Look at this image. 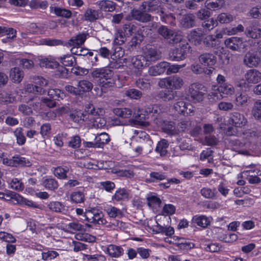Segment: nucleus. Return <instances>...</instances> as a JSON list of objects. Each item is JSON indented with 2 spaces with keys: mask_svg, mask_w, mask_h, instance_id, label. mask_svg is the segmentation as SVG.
<instances>
[{
  "mask_svg": "<svg viewBox=\"0 0 261 261\" xmlns=\"http://www.w3.org/2000/svg\"><path fill=\"white\" fill-rule=\"evenodd\" d=\"M48 207L53 212H62L64 210V205L59 201H51Z\"/></svg>",
  "mask_w": 261,
  "mask_h": 261,
  "instance_id": "55",
  "label": "nucleus"
},
{
  "mask_svg": "<svg viewBox=\"0 0 261 261\" xmlns=\"http://www.w3.org/2000/svg\"><path fill=\"white\" fill-rule=\"evenodd\" d=\"M138 88L142 90H147L150 88L151 84L150 80L143 77L139 78L136 82Z\"/></svg>",
  "mask_w": 261,
  "mask_h": 261,
  "instance_id": "51",
  "label": "nucleus"
},
{
  "mask_svg": "<svg viewBox=\"0 0 261 261\" xmlns=\"http://www.w3.org/2000/svg\"><path fill=\"white\" fill-rule=\"evenodd\" d=\"M132 15L135 19L143 22H147L151 20V15L144 11L134 10L132 12Z\"/></svg>",
  "mask_w": 261,
  "mask_h": 261,
  "instance_id": "28",
  "label": "nucleus"
},
{
  "mask_svg": "<svg viewBox=\"0 0 261 261\" xmlns=\"http://www.w3.org/2000/svg\"><path fill=\"white\" fill-rule=\"evenodd\" d=\"M168 62L163 61L158 63L156 65L152 66L149 68L148 73L149 75L156 76L160 75L166 72L167 74Z\"/></svg>",
  "mask_w": 261,
  "mask_h": 261,
  "instance_id": "17",
  "label": "nucleus"
},
{
  "mask_svg": "<svg viewBox=\"0 0 261 261\" xmlns=\"http://www.w3.org/2000/svg\"><path fill=\"white\" fill-rule=\"evenodd\" d=\"M252 114L255 119L261 118V100H257L254 104L252 110Z\"/></svg>",
  "mask_w": 261,
  "mask_h": 261,
  "instance_id": "54",
  "label": "nucleus"
},
{
  "mask_svg": "<svg viewBox=\"0 0 261 261\" xmlns=\"http://www.w3.org/2000/svg\"><path fill=\"white\" fill-rule=\"evenodd\" d=\"M129 192L125 188H119L112 196V199L115 201H122L128 199Z\"/></svg>",
  "mask_w": 261,
  "mask_h": 261,
  "instance_id": "27",
  "label": "nucleus"
},
{
  "mask_svg": "<svg viewBox=\"0 0 261 261\" xmlns=\"http://www.w3.org/2000/svg\"><path fill=\"white\" fill-rule=\"evenodd\" d=\"M70 198L71 201L76 203L84 202L85 199L84 192L80 191L72 192Z\"/></svg>",
  "mask_w": 261,
  "mask_h": 261,
  "instance_id": "48",
  "label": "nucleus"
},
{
  "mask_svg": "<svg viewBox=\"0 0 261 261\" xmlns=\"http://www.w3.org/2000/svg\"><path fill=\"white\" fill-rule=\"evenodd\" d=\"M165 90L160 91L157 96L164 101H169L173 100L176 96V92L169 88H164Z\"/></svg>",
  "mask_w": 261,
  "mask_h": 261,
  "instance_id": "22",
  "label": "nucleus"
},
{
  "mask_svg": "<svg viewBox=\"0 0 261 261\" xmlns=\"http://www.w3.org/2000/svg\"><path fill=\"white\" fill-rule=\"evenodd\" d=\"M13 159L14 167H29L32 166V163L28 159L21 156L20 155L16 154L14 155Z\"/></svg>",
  "mask_w": 261,
  "mask_h": 261,
  "instance_id": "30",
  "label": "nucleus"
},
{
  "mask_svg": "<svg viewBox=\"0 0 261 261\" xmlns=\"http://www.w3.org/2000/svg\"><path fill=\"white\" fill-rule=\"evenodd\" d=\"M217 90L223 96V95H232L234 91L233 86L226 82L224 76L218 74L217 77Z\"/></svg>",
  "mask_w": 261,
  "mask_h": 261,
  "instance_id": "8",
  "label": "nucleus"
},
{
  "mask_svg": "<svg viewBox=\"0 0 261 261\" xmlns=\"http://www.w3.org/2000/svg\"><path fill=\"white\" fill-rule=\"evenodd\" d=\"M148 206L153 212H158L162 207V200L156 194L148 195L146 197Z\"/></svg>",
  "mask_w": 261,
  "mask_h": 261,
  "instance_id": "15",
  "label": "nucleus"
},
{
  "mask_svg": "<svg viewBox=\"0 0 261 261\" xmlns=\"http://www.w3.org/2000/svg\"><path fill=\"white\" fill-rule=\"evenodd\" d=\"M49 9L50 12L54 13L58 17L69 19L72 16V12L69 9L53 6H50Z\"/></svg>",
  "mask_w": 261,
  "mask_h": 261,
  "instance_id": "21",
  "label": "nucleus"
},
{
  "mask_svg": "<svg viewBox=\"0 0 261 261\" xmlns=\"http://www.w3.org/2000/svg\"><path fill=\"white\" fill-rule=\"evenodd\" d=\"M142 60L145 61V65H149L151 62H155L161 57V53L152 45L147 44L143 49Z\"/></svg>",
  "mask_w": 261,
  "mask_h": 261,
  "instance_id": "5",
  "label": "nucleus"
},
{
  "mask_svg": "<svg viewBox=\"0 0 261 261\" xmlns=\"http://www.w3.org/2000/svg\"><path fill=\"white\" fill-rule=\"evenodd\" d=\"M203 85L199 83H194L189 87L188 96L194 102L201 101L203 99Z\"/></svg>",
  "mask_w": 261,
  "mask_h": 261,
  "instance_id": "9",
  "label": "nucleus"
},
{
  "mask_svg": "<svg viewBox=\"0 0 261 261\" xmlns=\"http://www.w3.org/2000/svg\"><path fill=\"white\" fill-rule=\"evenodd\" d=\"M132 63L133 67L138 69H141L143 67L148 66L149 65H145V61L142 60V56L133 57L132 58Z\"/></svg>",
  "mask_w": 261,
  "mask_h": 261,
  "instance_id": "53",
  "label": "nucleus"
},
{
  "mask_svg": "<svg viewBox=\"0 0 261 261\" xmlns=\"http://www.w3.org/2000/svg\"><path fill=\"white\" fill-rule=\"evenodd\" d=\"M92 77L98 79L97 81L102 80L106 77L113 76L112 70L105 68H96L91 73Z\"/></svg>",
  "mask_w": 261,
  "mask_h": 261,
  "instance_id": "24",
  "label": "nucleus"
},
{
  "mask_svg": "<svg viewBox=\"0 0 261 261\" xmlns=\"http://www.w3.org/2000/svg\"><path fill=\"white\" fill-rule=\"evenodd\" d=\"M233 19L232 15L227 13H221L217 16V22L220 23H228L231 22Z\"/></svg>",
  "mask_w": 261,
  "mask_h": 261,
  "instance_id": "49",
  "label": "nucleus"
},
{
  "mask_svg": "<svg viewBox=\"0 0 261 261\" xmlns=\"http://www.w3.org/2000/svg\"><path fill=\"white\" fill-rule=\"evenodd\" d=\"M226 46L232 50L241 51L245 47L243 39L239 37H230L225 41Z\"/></svg>",
  "mask_w": 261,
  "mask_h": 261,
  "instance_id": "13",
  "label": "nucleus"
},
{
  "mask_svg": "<svg viewBox=\"0 0 261 261\" xmlns=\"http://www.w3.org/2000/svg\"><path fill=\"white\" fill-rule=\"evenodd\" d=\"M159 15L163 22L172 26L176 25V17L172 13H166L162 10Z\"/></svg>",
  "mask_w": 261,
  "mask_h": 261,
  "instance_id": "34",
  "label": "nucleus"
},
{
  "mask_svg": "<svg viewBox=\"0 0 261 261\" xmlns=\"http://www.w3.org/2000/svg\"><path fill=\"white\" fill-rule=\"evenodd\" d=\"M143 40V36L138 34L133 37L131 40L128 43V49L133 50L136 49L137 46L140 45Z\"/></svg>",
  "mask_w": 261,
  "mask_h": 261,
  "instance_id": "42",
  "label": "nucleus"
},
{
  "mask_svg": "<svg viewBox=\"0 0 261 261\" xmlns=\"http://www.w3.org/2000/svg\"><path fill=\"white\" fill-rule=\"evenodd\" d=\"M123 248L115 245H110L107 248V252L112 257H119L123 254Z\"/></svg>",
  "mask_w": 261,
  "mask_h": 261,
  "instance_id": "36",
  "label": "nucleus"
},
{
  "mask_svg": "<svg viewBox=\"0 0 261 261\" xmlns=\"http://www.w3.org/2000/svg\"><path fill=\"white\" fill-rule=\"evenodd\" d=\"M125 94L126 96L132 99H138L142 96V92L136 89H128L125 91Z\"/></svg>",
  "mask_w": 261,
  "mask_h": 261,
  "instance_id": "57",
  "label": "nucleus"
},
{
  "mask_svg": "<svg viewBox=\"0 0 261 261\" xmlns=\"http://www.w3.org/2000/svg\"><path fill=\"white\" fill-rule=\"evenodd\" d=\"M245 78L249 83H257L261 79V73L255 69H250L246 73Z\"/></svg>",
  "mask_w": 261,
  "mask_h": 261,
  "instance_id": "26",
  "label": "nucleus"
},
{
  "mask_svg": "<svg viewBox=\"0 0 261 261\" xmlns=\"http://www.w3.org/2000/svg\"><path fill=\"white\" fill-rule=\"evenodd\" d=\"M187 38L190 43L195 45H198L202 41L203 33L201 30L194 29L190 32Z\"/></svg>",
  "mask_w": 261,
  "mask_h": 261,
  "instance_id": "18",
  "label": "nucleus"
},
{
  "mask_svg": "<svg viewBox=\"0 0 261 261\" xmlns=\"http://www.w3.org/2000/svg\"><path fill=\"white\" fill-rule=\"evenodd\" d=\"M35 85L33 89L37 94H43L45 93L43 87L47 85V81L42 76H37L35 79Z\"/></svg>",
  "mask_w": 261,
  "mask_h": 261,
  "instance_id": "19",
  "label": "nucleus"
},
{
  "mask_svg": "<svg viewBox=\"0 0 261 261\" xmlns=\"http://www.w3.org/2000/svg\"><path fill=\"white\" fill-rule=\"evenodd\" d=\"M182 79L177 76L173 77H167L161 79L158 85L161 88H169L172 90L173 89H179L183 85Z\"/></svg>",
  "mask_w": 261,
  "mask_h": 261,
  "instance_id": "7",
  "label": "nucleus"
},
{
  "mask_svg": "<svg viewBox=\"0 0 261 261\" xmlns=\"http://www.w3.org/2000/svg\"><path fill=\"white\" fill-rule=\"evenodd\" d=\"M150 178L147 179V181L153 182L156 180H162L166 178V176L164 173H161L158 172H151L149 174Z\"/></svg>",
  "mask_w": 261,
  "mask_h": 261,
  "instance_id": "60",
  "label": "nucleus"
},
{
  "mask_svg": "<svg viewBox=\"0 0 261 261\" xmlns=\"http://www.w3.org/2000/svg\"><path fill=\"white\" fill-rule=\"evenodd\" d=\"M16 203L21 206L33 208H40L41 207L40 204L31 200L28 199L20 195L16 196Z\"/></svg>",
  "mask_w": 261,
  "mask_h": 261,
  "instance_id": "23",
  "label": "nucleus"
},
{
  "mask_svg": "<svg viewBox=\"0 0 261 261\" xmlns=\"http://www.w3.org/2000/svg\"><path fill=\"white\" fill-rule=\"evenodd\" d=\"M86 37L84 34H79L69 40V44L74 47L81 45L85 42Z\"/></svg>",
  "mask_w": 261,
  "mask_h": 261,
  "instance_id": "43",
  "label": "nucleus"
},
{
  "mask_svg": "<svg viewBox=\"0 0 261 261\" xmlns=\"http://www.w3.org/2000/svg\"><path fill=\"white\" fill-rule=\"evenodd\" d=\"M174 108L175 110L179 114L184 116H188L194 112V107L188 102L180 100L176 102Z\"/></svg>",
  "mask_w": 261,
  "mask_h": 261,
  "instance_id": "12",
  "label": "nucleus"
},
{
  "mask_svg": "<svg viewBox=\"0 0 261 261\" xmlns=\"http://www.w3.org/2000/svg\"><path fill=\"white\" fill-rule=\"evenodd\" d=\"M23 72L18 67L12 68L10 72V77L14 83H20L23 77Z\"/></svg>",
  "mask_w": 261,
  "mask_h": 261,
  "instance_id": "33",
  "label": "nucleus"
},
{
  "mask_svg": "<svg viewBox=\"0 0 261 261\" xmlns=\"http://www.w3.org/2000/svg\"><path fill=\"white\" fill-rule=\"evenodd\" d=\"M42 185L44 188L49 191H55L58 188V181L53 178H46L42 180Z\"/></svg>",
  "mask_w": 261,
  "mask_h": 261,
  "instance_id": "37",
  "label": "nucleus"
},
{
  "mask_svg": "<svg viewBox=\"0 0 261 261\" xmlns=\"http://www.w3.org/2000/svg\"><path fill=\"white\" fill-rule=\"evenodd\" d=\"M94 141L96 142L98 147L103 148L105 144L110 142V139L107 133H103L100 134L98 136H96Z\"/></svg>",
  "mask_w": 261,
  "mask_h": 261,
  "instance_id": "41",
  "label": "nucleus"
},
{
  "mask_svg": "<svg viewBox=\"0 0 261 261\" xmlns=\"http://www.w3.org/2000/svg\"><path fill=\"white\" fill-rule=\"evenodd\" d=\"M48 97L42 99L43 103L49 108H54L56 106V100L63 99L65 96V93L59 89H50L47 92Z\"/></svg>",
  "mask_w": 261,
  "mask_h": 261,
  "instance_id": "6",
  "label": "nucleus"
},
{
  "mask_svg": "<svg viewBox=\"0 0 261 261\" xmlns=\"http://www.w3.org/2000/svg\"><path fill=\"white\" fill-rule=\"evenodd\" d=\"M203 43L205 47L213 48L220 44L219 40H215L213 35H207L203 38Z\"/></svg>",
  "mask_w": 261,
  "mask_h": 261,
  "instance_id": "44",
  "label": "nucleus"
},
{
  "mask_svg": "<svg viewBox=\"0 0 261 261\" xmlns=\"http://www.w3.org/2000/svg\"><path fill=\"white\" fill-rule=\"evenodd\" d=\"M200 193L202 196L206 198L213 199L216 197L217 192L215 188L211 189L210 188L204 187L201 189Z\"/></svg>",
  "mask_w": 261,
  "mask_h": 261,
  "instance_id": "46",
  "label": "nucleus"
},
{
  "mask_svg": "<svg viewBox=\"0 0 261 261\" xmlns=\"http://www.w3.org/2000/svg\"><path fill=\"white\" fill-rule=\"evenodd\" d=\"M58 60L65 67L66 66H72L76 64V59L75 57L71 54L65 55L62 57L58 58Z\"/></svg>",
  "mask_w": 261,
  "mask_h": 261,
  "instance_id": "35",
  "label": "nucleus"
},
{
  "mask_svg": "<svg viewBox=\"0 0 261 261\" xmlns=\"http://www.w3.org/2000/svg\"><path fill=\"white\" fill-rule=\"evenodd\" d=\"M217 21L214 18H211L208 19H206L202 23V27L206 31L212 30L217 27Z\"/></svg>",
  "mask_w": 261,
  "mask_h": 261,
  "instance_id": "50",
  "label": "nucleus"
},
{
  "mask_svg": "<svg viewBox=\"0 0 261 261\" xmlns=\"http://www.w3.org/2000/svg\"><path fill=\"white\" fill-rule=\"evenodd\" d=\"M166 114L162 111L160 106L158 105H150L144 109L138 111V119L141 121H144L150 117L153 122L160 126L163 132L170 136L176 135L178 130L176 128L175 122L165 119Z\"/></svg>",
  "mask_w": 261,
  "mask_h": 261,
  "instance_id": "1",
  "label": "nucleus"
},
{
  "mask_svg": "<svg viewBox=\"0 0 261 261\" xmlns=\"http://www.w3.org/2000/svg\"><path fill=\"white\" fill-rule=\"evenodd\" d=\"M84 16L86 20L93 22L97 19L98 14L96 10L89 8L85 11Z\"/></svg>",
  "mask_w": 261,
  "mask_h": 261,
  "instance_id": "52",
  "label": "nucleus"
},
{
  "mask_svg": "<svg viewBox=\"0 0 261 261\" xmlns=\"http://www.w3.org/2000/svg\"><path fill=\"white\" fill-rule=\"evenodd\" d=\"M97 4L99 9L106 12H113L116 9V3L111 1L102 0L98 2Z\"/></svg>",
  "mask_w": 261,
  "mask_h": 261,
  "instance_id": "25",
  "label": "nucleus"
},
{
  "mask_svg": "<svg viewBox=\"0 0 261 261\" xmlns=\"http://www.w3.org/2000/svg\"><path fill=\"white\" fill-rule=\"evenodd\" d=\"M97 83L103 93L108 92L111 88L114 87L115 82L112 76L106 77L102 80L97 81Z\"/></svg>",
  "mask_w": 261,
  "mask_h": 261,
  "instance_id": "20",
  "label": "nucleus"
},
{
  "mask_svg": "<svg viewBox=\"0 0 261 261\" xmlns=\"http://www.w3.org/2000/svg\"><path fill=\"white\" fill-rule=\"evenodd\" d=\"M159 0H148L143 2L142 10L144 12L158 13L159 15L163 9L161 7Z\"/></svg>",
  "mask_w": 261,
  "mask_h": 261,
  "instance_id": "10",
  "label": "nucleus"
},
{
  "mask_svg": "<svg viewBox=\"0 0 261 261\" xmlns=\"http://www.w3.org/2000/svg\"><path fill=\"white\" fill-rule=\"evenodd\" d=\"M69 168L67 166H59L54 169V174L59 179H66Z\"/></svg>",
  "mask_w": 261,
  "mask_h": 261,
  "instance_id": "38",
  "label": "nucleus"
},
{
  "mask_svg": "<svg viewBox=\"0 0 261 261\" xmlns=\"http://www.w3.org/2000/svg\"><path fill=\"white\" fill-rule=\"evenodd\" d=\"M224 4V0H206L205 6L207 9L215 11L221 9Z\"/></svg>",
  "mask_w": 261,
  "mask_h": 261,
  "instance_id": "32",
  "label": "nucleus"
},
{
  "mask_svg": "<svg viewBox=\"0 0 261 261\" xmlns=\"http://www.w3.org/2000/svg\"><path fill=\"white\" fill-rule=\"evenodd\" d=\"M77 87H79L80 94L82 95L85 92L90 91L92 89L93 85L89 81L83 80L79 82Z\"/></svg>",
  "mask_w": 261,
  "mask_h": 261,
  "instance_id": "39",
  "label": "nucleus"
},
{
  "mask_svg": "<svg viewBox=\"0 0 261 261\" xmlns=\"http://www.w3.org/2000/svg\"><path fill=\"white\" fill-rule=\"evenodd\" d=\"M260 59L254 53H248L246 55L244 58V62L248 67H251L256 66L260 62Z\"/></svg>",
  "mask_w": 261,
  "mask_h": 261,
  "instance_id": "29",
  "label": "nucleus"
},
{
  "mask_svg": "<svg viewBox=\"0 0 261 261\" xmlns=\"http://www.w3.org/2000/svg\"><path fill=\"white\" fill-rule=\"evenodd\" d=\"M137 31V27L132 22L124 24L117 30L114 42L119 45L123 44L126 38L132 36Z\"/></svg>",
  "mask_w": 261,
  "mask_h": 261,
  "instance_id": "2",
  "label": "nucleus"
},
{
  "mask_svg": "<svg viewBox=\"0 0 261 261\" xmlns=\"http://www.w3.org/2000/svg\"><path fill=\"white\" fill-rule=\"evenodd\" d=\"M69 116L70 119L76 123L83 121L85 117L81 111H74L70 114Z\"/></svg>",
  "mask_w": 261,
  "mask_h": 261,
  "instance_id": "61",
  "label": "nucleus"
},
{
  "mask_svg": "<svg viewBox=\"0 0 261 261\" xmlns=\"http://www.w3.org/2000/svg\"><path fill=\"white\" fill-rule=\"evenodd\" d=\"M158 33L164 38L169 39L173 35L172 30L169 29L167 27L162 25L158 30Z\"/></svg>",
  "mask_w": 261,
  "mask_h": 261,
  "instance_id": "56",
  "label": "nucleus"
},
{
  "mask_svg": "<svg viewBox=\"0 0 261 261\" xmlns=\"http://www.w3.org/2000/svg\"><path fill=\"white\" fill-rule=\"evenodd\" d=\"M191 50V47L186 41H181L178 46L169 53V58L172 61H180L185 60Z\"/></svg>",
  "mask_w": 261,
  "mask_h": 261,
  "instance_id": "3",
  "label": "nucleus"
},
{
  "mask_svg": "<svg viewBox=\"0 0 261 261\" xmlns=\"http://www.w3.org/2000/svg\"><path fill=\"white\" fill-rule=\"evenodd\" d=\"M16 139V142L19 145H23L26 142V138L22 132V128L18 127L14 132Z\"/></svg>",
  "mask_w": 261,
  "mask_h": 261,
  "instance_id": "45",
  "label": "nucleus"
},
{
  "mask_svg": "<svg viewBox=\"0 0 261 261\" xmlns=\"http://www.w3.org/2000/svg\"><path fill=\"white\" fill-rule=\"evenodd\" d=\"M67 144L68 147L75 149H77L81 146V139L79 135L73 136L69 138Z\"/></svg>",
  "mask_w": 261,
  "mask_h": 261,
  "instance_id": "47",
  "label": "nucleus"
},
{
  "mask_svg": "<svg viewBox=\"0 0 261 261\" xmlns=\"http://www.w3.org/2000/svg\"><path fill=\"white\" fill-rule=\"evenodd\" d=\"M10 187L16 191H22L24 189V186L21 179L14 178L10 182Z\"/></svg>",
  "mask_w": 261,
  "mask_h": 261,
  "instance_id": "59",
  "label": "nucleus"
},
{
  "mask_svg": "<svg viewBox=\"0 0 261 261\" xmlns=\"http://www.w3.org/2000/svg\"><path fill=\"white\" fill-rule=\"evenodd\" d=\"M156 231L157 233H164L167 236H171L174 233V230L173 227L171 226L165 227L160 225L158 222H156Z\"/></svg>",
  "mask_w": 261,
  "mask_h": 261,
  "instance_id": "58",
  "label": "nucleus"
},
{
  "mask_svg": "<svg viewBox=\"0 0 261 261\" xmlns=\"http://www.w3.org/2000/svg\"><path fill=\"white\" fill-rule=\"evenodd\" d=\"M100 186L102 189L110 193H112V191L115 188V183L110 180L101 181Z\"/></svg>",
  "mask_w": 261,
  "mask_h": 261,
  "instance_id": "63",
  "label": "nucleus"
},
{
  "mask_svg": "<svg viewBox=\"0 0 261 261\" xmlns=\"http://www.w3.org/2000/svg\"><path fill=\"white\" fill-rule=\"evenodd\" d=\"M43 66L50 69H57L55 76L59 78H67L70 74L68 69L62 66H60L59 63L54 59L45 58L42 60Z\"/></svg>",
  "mask_w": 261,
  "mask_h": 261,
  "instance_id": "4",
  "label": "nucleus"
},
{
  "mask_svg": "<svg viewBox=\"0 0 261 261\" xmlns=\"http://www.w3.org/2000/svg\"><path fill=\"white\" fill-rule=\"evenodd\" d=\"M113 112L116 115L124 118L130 117L132 114V110L127 108H116L114 109Z\"/></svg>",
  "mask_w": 261,
  "mask_h": 261,
  "instance_id": "40",
  "label": "nucleus"
},
{
  "mask_svg": "<svg viewBox=\"0 0 261 261\" xmlns=\"http://www.w3.org/2000/svg\"><path fill=\"white\" fill-rule=\"evenodd\" d=\"M168 146L169 143L167 140L162 139L157 143L154 150L156 153L160 154L161 156H164L167 155Z\"/></svg>",
  "mask_w": 261,
  "mask_h": 261,
  "instance_id": "31",
  "label": "nucleus"
},
{
  "mask_svg": "<svg viewBox=\"0 0 261 261\" xmlns=\"http://www.w3.org/2000/svg\"><path fill=\"white\" fill-rule=\"evenodd\" d=\"M50 129L51 126L48 123H44L41 126L40 133L43 139L50 136Z\"/></svg>",
  "mask_w": 261,
  "mask_h": 261,
  "instance_id": "64",
  "label": "nucleus"
},
{
  "mask_svg": "<svg viewBox=\"0 0 261 261\" xmlns=\"http://www.w3.org/2000/svg\"><path fill=\"white\" fill-rule=\"evenodd\" d=\"M249 97L245 93H241L236 97V105L238 106H244L247 105Z\"/></svg>",
  "mask_w": 261,
  "mask_h": 261,
  "instance_id": "62",
  "label": "nucleus"
},
{
  "mask_svg": "<svg viewBox=\"0 0 261 261\" xmlns=\"http://www.w3.org/2000/svg\"><path fill=\"white\" fill-rule=\"evenodd\" d=\"M179 21L181 28L190 29L195 26V17L193 14L189 13L180 16Z\"/></svg>",
  "mask_w": 261,
  "mask_h": 261,
  "instance_id": "16",
  "label": "nucleus"
},
{
  "mask_svg": "<svg viewBox=\"0 0 261 261\" xmlns=\"http://www.w3.org/2000/svg\"><path fill=\"white\" fill-rule=\"evenodd\" d=\"M199 60L202 65L209 67V69L206 70L208 71L207 73H212L213 70L214 69L213 66L217 61L216 57L212 54L204 53L199 56Z\"/></svg>",
  "mask_w": 261,
  "mask_h": 261,
  "instance_id": "11",
  "label": "nucleus"
},
{
  "mask_svg": "<svg viewBox=\"0 0 261 261\" xmlns=\"http://www.w3.org/2000/svg\"><path fill=\"white\" fill-rule=\"evenodd\" d=\"M228 121L230 124L236 127H242L245 125L247 122L244 116L238 112L231 113Z\"/></svg>",
  "mask_w": 261,
  "mask_h": 261,
  "instance_id": "14",
  "label": "nucleus"
}]
</instances>
